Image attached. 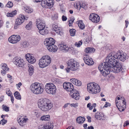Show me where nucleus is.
<instances>
[{
    "label": "nucleus",
    "instance_id": "obj_1",
    "mask_svg": "<svg viewBox=\"0 0 129 129\" xmlns=\"http://www.w3.org/2000/svg\"><path fill=\"white\" fill-rule=\"evenodd\" d=\"M115 52L113 51L110 53L106 58V62L100 64L98 69L103 75L106 76L110 73L109 68L112 67L118 62L116 60Z\"/></svg>",
    "mask_w": 129,
    "mask_h": 129
},
{
    "label": "nucleus",
    "instance_id": "obj_2",
    "mask_svg": "<svg viewBox=\"0 0 129 129\" xmlns=\"http://www.w3.org/2000/svg\"><path fill=\"white\" fill-rule=\"evenodd\" d=\"M38 105L39 108L44 111H48L52 107L53 105L50 100L46 98H42L38 100Z\"/></svg>",
    "mask_w": 129,
    "mask_h": 129
},
{
    "label": "nucleus",
    "instance_id": "obj_3",
    "mask_svg": "<svg viewBox=\"0 0 129 129\" xmlns=\"http://www.w3.org/2000/svg\"><path fill=\"white\" fill-rule=\"evenodd\" d=\"M68 67L66 69L67 73L69 72L70 70L75 71L77 70L79 68V65L77 62L74 59L68 60L67 62Z\"/></svg>",
    "mask_w": 129,
    "mask_h": 129
},
{
    "label": "nucleus",
    "instance_id": "obj_4",
    "mask_svg": "<svg viewBox=\"0 0 129 129\" xmlns=\"http://www.w3.org/2000/svg\"><path fill=\"white\" fill-rule=\"evenodd\" d=\"M30 89L34 94H41L44 91L43 87L39 83H35L31 84Z\"/></svg>",
    "mask_w": 129,
    "mask_h": 129
},
{
    "label": "nucleus",
    "instance_id": "obj_5",
    "mask_svg": "<svg viewBox=\"0 0 129 129\" xmlns=\"http://www.w3.org/2000/svg\"><path fill=\"white\" fill-rule=\"evenodd\" d=\"M87 89L88 92L92 94H96L100 91V88L97 83L91 82L87 85Z\"/></svg>",
    "mask_w": 129,
    "mask_h": 129
},
{
    "label": "nucleus",
    "instance_id": "obj_6",
    "mask_svg": "<svg viewBox=\"0 0 129 129\" xmlns=\"http://www.w3.org/2000/svg\"><path fill=\"white\" fill-rule=\"evenodd\" d=\"M45 89L46 92L48 94H55L56 91L55 86L53 84L50 83H47L45 86Z\"/></svg>",
    "mask_w": 129,
    "mask_h": 129
},
{
    "label": "nucleus",
    "instance_id": "obj_7",
    "mask_svg": "<svg viewBox=\"0 0 129 129\" xmlns=\"http://www.w3.org/2000/svg\"><path fill=\"white\" fill-rule=\"evenodd\" d=\"M121 103H119L117 102V99L116 100V104L118 110L120 111H124L126 107V102L125 100L123 97H121Z\"/></svg>",
    "mask_w": 129,
    "mask_h": 129
},
{
    "label": "nucleus",
    "instance_id": "obj_8",
    "mask_svg": "<svg viewBox=\"0 0 129 129\" xmlns=\"http://www.w3.org/2000/svg\"><path fill=\"white\" fill-rule=\"evenodd\" d=\"M109 69L110 71L112 70L114 72L118 73L122 70V64L118 62L114 64L113 66L109 68Z\"/></svg>",
    "mask_w": 129,
    "mask_h": 129
},
{
    "label": "nucleus",
    "instance_id": "obj_9",
    "mask_svg": "<svg viewBox=\"0 0 129 129\" xmlns=\"http://www.w3.org/2000/svg\"><path fill=\"white\" fill-rule=\"evenodd\" d=\"M13 61L15 64L19 67H23L25 64L23 60L20 57H14Z\"/></svg>",
    "mask_w": 129,
    "mask_h": 129
},
{
    "label": "nucleus",
    "instance_id": "obj_10",
    "mask_svg": "<svg viewBox=\"0 0 129 129\" xmlns=\"http://www.w3.org/2000/svg\"><path fill=\"white\" fill-rule=\"evenodd\" d=\"M63 88L67 91H70L71 94L72 93H73V91H74L73 86L71 83H64L63 84Z\"/></svg>",
    "mask_w": 129,
    "mask_h": 129
},
{
    "label": "nucleus",
    "instance_id": "obj_11",
    "mask_svg": "<svg viewBox=\"0 0 129 129\" xmlns=\"http://www.w3.org/2000/svg\"><path fill=\"white\" fill-rule=\"evenodd\" d=\"M116 58L120 60L124 61L126 59V55L120 51H118L115 53Z\"/></svg>",
    "mask_w": 129,
    "mask_h": 129
},
{
    "label": "nucleus",
    "instance_id": "obj_12",
    "mask_svg": "<svg viewBox=\"0 0 129 129\" xmlns=\"http://www.w3.org/2000/svg\"><path fill=\"white\" fill-rule=\"evenodd\" d=\"M44 45L48 49H50V47L55 43L54 40L52 38H46L44 42Z\"/></svg>",
    "mask_w": 129,
    "mask_h": 129
},
{
    "label": "nucleus",
    "instance_id": "obj_13",
    "mask_svg": "<svg viewBox=\"0 0 129 129\" xmlns=\"http://www.w3.org/2000/svg\"><path fill=\"white\" fill-rule=\"evenodd\" d=\"M20 36L18 35H13L10 37L8 39L9 42L13 44H15L20 40Z\"/></svg>",
    "mask_w": 129,
    "mask_h": 129
},
{
    "label": "nucleus",
    "instance_id": "obj_14",
    "mask_svg": "<svg viewBox=\"0 0 129 129\" xmlns=\"http://www.w3.org/2000/svg\"><path fill=\"white\" fill-rule=\"evenodd\" d=\"M53 29L57 34L61 36L63 35V30L61 27H58L56 23L52 24V25Z\"/></svg>",
    "mask_w": 129,
    "mask_h": 129
},
{
    "label": "nucleus",
    "instance_id": "obj_15",
    "mask_svg": "<svg viewBox=\"0 0 129 129\" xmlns=\"http://www.w3.org/2000/svg\"><path fill=\"white\" fill-rule=\"evenodd\" d=\"M36 25L39 29L45 27V24L44 21L42 19H37L36 21Z\"/></svg>",
    "mask_w": 129,
    "mask_h": 129
},
{
    "label": "nucleus",
    "instance_id": "obj_16",
    "mask_svg": "<svg viewBox=\"0 0 129 129\" xmlns=\"http://www.w3.org/2000/svg\"><path fill=\"white\" fill-rule=\"evenodd\" d=\"M54 4L53 0H45L42 2L41 5L43 7H45L47 6L51 8L53 6Z\"/></svg>",
    "mask_w": 129,
    "mask_h": 129
},
{
    "label": "nucleus",
    "instance_id": "obj_17",
    "mask_svg": "<svg viewBox=\"0 0 129 129\" xmlns=\"http://www.w3.org/2000/svg\"><path fill=\"white\" fill-rule=\"evenodd\" d=\"M89 19L93 22L97 23L99 21L100 17L98 15L92 13L90 15Z\"/></svg>",
    "mask_w": 129,
    "mask_h": 129
},
{
    "label": "nucleus",
    "instance_id": "obj_18",
    "mask_svg": "<svg viewBox=\"0 0 129 129\" xmlns=\"http://www.w3.org/2000/svg\"><path fill=\"white\" fill-rule=\"evenodd\" d=\"M83 59L85 63L88 65H91L94 64V62L92 59L87 55H84Z\"/></svg>",
    "mask_w": 129,
    "mask_h": 129
},
{
    "label": "nucleus",
    "instance_id": "obj_19",
    "mask_svg": "<svg viewBox=\"0 0 129 129\" xmlns=\"http://www.w3.org/2000/svg\"><path fill=\"white\" fill-rule=\"evenodd\" d=\"M53 126L50 123H48L44 125H40L38 126V129H53Z\"/></svg>",
    "mask_w": 129,
    "mask_h": 129
},
{
    "label": "nucleus",
    "instance_id": "obj_20",
    "mask_svg": "<svg viewBox=\"0 0 129 129\" xmlns=\"http://www.w3.org/2000/svg\"><path fill=\"white\" fill-rule=\"evenodd\" d=\"M25 58L29 62L33 63L36 61L35 58L30 54H27L25 55Z\"/></svg>",
    "mask_w": 129,
    "mask_h": 129
},
{
    "label": "nucleus",
    "instance_id": "obj_21",
    "mask_svg": "<svg viewBox=\"0 0 129 129\" xmlns=\"http://www.w3.org/2000/svg\"><path fill=\"white\" fill-rule=\"evenodd\" d=\"M19 118L18 120V121L19 124L21 126H23L25 124L27 121L28 119L27 118H25L23 116H19Z\"/></svg>",
    "mask_w": 129,
    "mask_h": 129
},
{
    "label": "nucleus",
    "instance_id": "obj_22",
    "mask_svg": "<svg viewBox=\"0 0 129 129\" xmlns=\"http://www.w3.org/2000/svg\"><path fill=\"white\" fill-rule=\"evenodd\" d=\"M58 48L60 51L63 52L67 51L69 50V47L65 45L60 44L58 45Z\"/></svg>",
    "mask_w": 129,
    "mask_h": 129
},
{
    "label": "nucleus",
    "instance_id": "obj_23",
    "mask_svg": "<svg viewBox=\"0 0 129 129\" xmlns=\"http://www.w3.org/2000/svg\"><path fill=\"white\" fill-rule=\"evenodd\" d=\"M25 19L24 16L21 15L18 18L16 19L15 22L19 25H21L24 21V20Z\"/></svg>",
    "mask_w": 129,
    "mask_h": 129
},
{
    "label": "nucleus",
    "instance_id": "obj_24",
    "mask_svg": "<svg viewBox=\"0 0 129 129\" xmlns=\"http://www.w3.org/2000/svg\"><path fill=\"white\" fill-rule=\"evenodd\" d=\"M44 57L43 56L39 60V65L40 67L44 68L47 66Z\"/></svg>",
    "mask_w": 129,
    "mask_h": 129
},
{
    "label": "nucleus",
    "instance_id": "obj_25",
    "mask_svg": "<svg viewBox=\"0 0 129 129\" xmlns=\"http://www.w3.org/2000/svg\"><path fill=\"white\" fill-rule=\"evenodd\" d=\"M2 70L1 71V73L2 75H5L6 71H8L9 68H8L6 64L3 63L2 64Z\"/></svg>",
    "mask_w": 129,
    "mask_h": 129
},
{
    "label": "nucleus",
    "instance_id": "obj_26",
    "mask_svg": "<svg viewBox=\"0 0 129 129\" xmlns=\"http://www.w3.org/2000/svg\"><path fill=\"white\" fill-rule=\"evenodd\" d=\"M73 91V94L71 95L70 94V95H71V97L72 98L75 99L76 100H78L80 98V96L78 91H76L75 89L74 90V91Z\"/></svg>",
    "mask_w": 129,
    "mask_h": 129
},
{
    "label": "nucleus",
    "instance_id": "obj_27",
    "mask_svg": "<svg viewBox=\"0 0 129 129\" xmlns=\"http://www.w3.org/2000/svg\"><path fill=\"white\" fill-rule=\"evenodd\" d=\"M45 61L46 62V63L47 64V66L49 65L51 61V58L49 56L46 55L43 56Z\"/></svg>",
    "mask_w": 129,
    "mask_h": 129
},
{
    "label": "nucleus",
    "instance_id": "obj_28",
    "mask_svg": "<svg viewBox=\"0 0 129 129\" xmlns=\"http://www.w3.org/2000/svg\"><path fill=\"white\" fill-rule=\"evenodd\" d=\"M39 32L41 35H44L47 34L48 31L47 29V27H45L41 28V29H39Z\"/></svg>",
    "mask_w": 129,
    "mask_h": 129
},
{
    "label": "nucleus",
    "instance_id": "obj_29",
    "mask_svg": "<svg viewBox=\"0 0 129 129\" xmlns=\"http://www.w3.org/2000/svg\"><path fill=\"white\" fill-rule=\"evenodd\" d=\"M76 120L77 123L81 124H82L85 120V119L84 117L79 116L77 118Z\"/></svg>",
    "mask_w": 129,
    "mask_h": 129
},
{
    "label": "nucleus",
    "instance_id": "obj_30",
    "mask_svg": "<svg viewBox=\"0 0 129 129\" xmlns=\"http://www.w3.org/2000/svg\"><path fill=\"white\" fill-rule=\"evenodd\" d=\"M50 116L49 115H44L40 118V120L42 121H49L50 120Z\"/></svg>",
    "mask_w": 129,
    "mask_h": 129
},
{
    "label": "nucleus",
    "instance_id": "obj_31",
    "mask_svg": "<svg viewBox=\"0 0 129 129\" xmlns=\"http://www.w3.org/2000/svg\"><path fill=\"white\" fill-rule=\"evenodd\" d=\"M78 26L81 29H83L85 28V25L82 20H79L77 22Z\"/></svg>",
    "mask_w": 129,
    "mask_h": 129
},
{
    "label": "nucleus",
    "instance_id": "obj_32",
    "mask_svg": "<svg viewBox=\"0 0 129 129\" xmlns=\"http://www.w3.org/2000/svg\"><path fill=\"white\" fill-rule=\"evenodd\" d=\"M103 116V114L102 113L98 112L95 113V118L99 120H101Z\"/></svg>",
    "mask_w": 129,
    "mask_h": 129
},
{
    "label": "nucleus",
    "instance_id": "obj_33",
    "mask_svg": "<svg viewBox=\"0 0 129 129\" xmlns=\"http://www.w3.org/2000/svg\"><path fill=\"white\" fill-rule=\"evenodd\" d=\"M50 49H48L50 51L52 52H56L57 49V46L53 44L52 45V46L50 47Z\"/></svg>",
    "mask_w": 129,
    "mask_h": 129
},
{
    "label": "nucleus",
    "instance_id": "obj_34",
    "mask_svg": "<svg viewBox=\"0 0 129 129\" xmlns=\"http://www.w3.org/2000/svg\"><path fill=\"white\" fill-rule=\"evenodd\" d=\"M95 51L94 49L93 48L88 47L86 48L85 51L87 53H89L93 52Z\"/></svg>",
    "mask_w": 129,
    "mask_h": 129
},
{
    "label": "nucleus",
    "instance_id": "obj_35",
    "mask_svg": "<svg viewBox=\"0 0 129 129\" xmlns=\"http://www.w3.org/2000/svg\"><path fill=\"white\" fill-rule=\"evenodd\" d=\"M29 69L28 72L30 75L31 76L34 72V68L33 66L31 65H29L28 66Z\"/></svg>",
    "mask_w": 129,
    "mask_h": 129
},
{
    "label": "nucleus",
    "instance_id": "obj_36",
    "mask_svg": "<svg viewBox=\"0 0 129 129\" xmlns=\"http://www.w3.org/2000/svg\"><path fill=\"white\" fill-rule=\"evenodd\" d=\"M24 10L26 12L28 13H31L33 11L32 9L28 7H24Z\"/></svg>",
    "mask_w": 129,
    "mask_h": 129
},
{
    "label": "nucleus",
    "instance_id": "obj_37",
    "mask_svg": "<svg viewBox=\"0 0 129 129\" xmlns=\"http://www.w3.org/2000/svg\"><path fill=\"white\" fill-rule=\"evenodd\" d=\"M14 95L16 99L19 100L21 99V96L18 91L15 92L14 93Z\"/></svg>",
    "mask_w": 129,
    "mask_h": 129
},
{
    "label": "nucleus",
    "instance_id": "obj_38",
    "mask_svg": "<svg viewBox=\"0 0 129 129\" xmlns=\"http://www.w3.org/2000/svg\"><path fill=\"white\" fill-rule=\"evenodd\" d=\"M16 13V10H15L12 11V12L8 13L7 14V17H12L14 16L15 15Z\"/></svg>",
    "mask_w": 129,
    "mask_h": 129
},
{
    "label": "nucleus",
    "instance_id": "obj_39",
    "mask_svg": "<svg viewBox=\"0 0 129 129\" xmlns=\"http://www.w3.org/2000/svg\"><path fill=\"white\" fill-rule=\"evenodd\" d=\"M75 7L79 10H80L81 8H85V6H84V7L82 6L81 5V4L79 3H77L75 6Z\"/></svg>",
    "mask_w": 129,
    "mask_h": 129
},
{
    "label": "nucleus",
    "instance_id": "obj_40",
    "mask_svg": "<svg viewBox=\"0 0 129 129\" xmlns=\"http://www.w3.org/2000/svg\"><path fill=\"white\" fill-rule=\"evenodd\" d=\"M70 32L71 36H74L76 33V30L74 29H72L70 30Z\"/></svg>",
    "mask_w": 129,
    "mask_h": 129
},
{
    "label": "nucleus",
    "instance_id": "obj_41",
    "mask_svg": "<svg viewBox=\"0 0 129 129\" xmlns=\"http://www.w3.org/2000/svg\"><path fill=\"white\" fill-rule=\"evenodd\" d=\"M82 44V42L81 41H80L77 42H76L74 44L75 46L77 47H80Z\"/></svg>",
    "mask_w": 129,
    "mask_h": 129
},
{
    "label": "nucleus",
    "instance_id": "obj_42",
    "mask_svg": "<svg viewBox=\"0 0 129 129\" xmlns=\"http://www.w3.org/2000/svg\"><path fill=\"white\" fill-rule=\"evenodd\" d=\"M32 22L30 21L26 26V28L28 30L30 29L32 27Z\"/></svg>",
    "mask_w": 129,
    "mask_h": 129
},
{
    "label": "nucleus",
    "instance_id": "obj_43",
    "mask_svg": "<svg viewBox=\"0 0 129 129\" xmlns=\"http://www.w3.org/2000/svg\"><path fill=\"white\" fill-rule=\"evenodd\" d=\"M29 44L26 41H23L22 44V46L24 48H26L28 46Z\"/></svg>",
    "mask_w": 129,
    "mask_h": 129
},
{
    "label": "nucleus",
    "instance_id": "obj_44",
    "mask_svg": "<svg viewBox=\"0 0 129 129\" xmlns=\"http://www.w3.org/2000/svg\"><path fill=\"white\" fill-rule=\"evenodd\" d=\"M3 109L4 110L8 112L9 111V108L6 106L3 105L2 106Z\"/></svg>",
    "mask_w": 129,
    "mask_h": 129
},
{
    "label": "nucleus",
    "instance_id": "obj_45",
    "mask_svg": "<svg viewBox=\"0 0 129 129\" xmlns=\"http://www.w3.org/2000/svg\"><path fill=\"white\" fill-rule=\"evenodd\" d=\"M6 6L8 8H11L13 6V3L11 2H9L6 4Z\"/></svg>",
    "mask_w": 129,
    "mask_h": 129
},
{
    "label": "nucleus",
    "instance_id": "obj_46",
    "mask_svg": "<svg viewBox=\"0 0 129 129\" xmlns=\"http://www.w3.org/2000/svg\"><path fill=\"white\" fill-rule=\"evenodd\" d=\"M6 93L8 94V95L10 96L12 95V93L10 91V89H6Z\"/></svg>",
    "mask_w": 129,
    "mask_h": 129
},
{
    "label": "nucleus",
    "instance_id": "obj_47",
    "mask_svg": "<svg viewBox=\"0 0 129 129\" xmlns=\"http://www.w3.org/2000/svg\"><path fill=\"white\" fill-rule=\"evenodd\" d=\"M7 122V120L3 119L0 121V124H2L3 125H4L6 124Z\"/></svg>",
    "mask_w": 129,
    "mask_h": 129
},
{
    "label": "nucleus",
    "instance_id": "obj_48",
    "mask_svg": "<svg viewBox=\"0 0 129 129\" xmlns=\"http://www.w3.org/2000/svg\"><path fill=\"white\" fill-rule=\"evenodd\" d=\"M81 81L76 79L75 85L77 86H80L81 85Z\"/></svg>",
    "mask_w": 129,
    "mask_h": 129
},
{
    "label": "nucleus",
    "instance_id": "obj_49",
    "mask_svg": "<svg viewBox=\"0 0 129 129\" xmlns=\"http://www.w3.org/2000/svg\"><path fill=\"white\" fill-rule=\"evenodd\" d=\"M91 104L90 103L88 104L87 105V107L89 108L90 110H91L93 108L92 106L91 105Z\"/></svg>",
    "mask_w": 129,
    "mask_h": 129
},
{
    "label": "nucleus",
    "instance_id": "obj_50",
    "mask_svg": "<svg viewBox=\"0 0 129 129\" xmlns=\"http://www.w3.org/2000/svg\"><path fill=\"white\" fill-rule=\"evenodd\" d=\"M70 105L71 107H74V108L77 107L78 106V103H72L70 104Z\"/></svg>",
    "mask_w": 129,
    "mask_h": 129
},
{
    "label": "nucleus",
    "instance_id": "obj_51",
    "mask_svg": "<svg viewBox=\"0 0 129 129\" xmlns=\"http://www.w3.org/2000/svg\"><path fill=\"white\" fill-rule=\"evenodd\" d=\"M34 115L37 118H39L41 116L40 113L38 112H34Z\"/></svg>",
    "mask_w": 129,
    "mask_h": 129
},
{
    "label": "nucleus",
    "instance_id": "obj_52",
    "mask_svg": "<svg viewBox=\"0 0 129 129\" xmlns=\"http://www.w3.org/2000/svg\"><path fill=\"white\" fill-rule=\"evenodd\" d=\"M111 105V104L110 103H109L108 102H106V104L104 105V107H107L108 106H110Z\"/></svg>",
    "mask_w": 129,
    "mask_h": 129
},
{
    "label": "nucleus",
    "instance_id": "obj_53",
    "mask_svg": "<svg viewBox=\"0 0 129 129\" xmlns=\"http://www.w3.org/2000/svg\"><path fill=\"white\" fill-rule=\"evenodd\" d=\"M76 79L75 78H72L70 79V81L73 84H75Z\"/></svg>",
    "mask_w": 129,
    "mask_h": 129
},
{
    "label": "nucleus",
    "instance_id": "obj_54",
    "mask_svg": "<svg viewBox=\"0 0 129 129\" xmlns=\"http://www.w3.org/2000/svg\"><path fill=\"white\" fill-rule=\"evenodd\" d=\"M22 85V83L20 82L18 84L16 85V86L17 88H19L20 87V86Z\"/></svg>",
    "mask_w": 129,
    "mask_h": 129
},
{
    "label": "nucleus",
    "instance_id": "obj_55",
    "mask_svg": "<svg viewBox=\"0 0 129 129\" xmlns=\"http://www.w3.org/2000/svg\"><path fill=\"white\" fill-rule=\"evenodd\" d=\"M19 24H17L15 22V23L14 24V28L15 29H17L18 27V26L19 25Z\"/></svg>",
    "mask_w": 129,
    "mask_h": 129
},
{
    "label": "nucleus",
    "instance_id": "obj_56",
    "mask_svg": "<svg viewBox=\"0 0 129 129\" xmlns=\"http://www.w3.org/2000/svg\"><path fill=\"white\" fill-rule=\"evenodd\" d=\"M129 124V121H126L125 122L124 124L123 125V126H126Z\"/></svg>",
    "mask_w": 129,
    "mask_h": 129
},
{
    "label": "nucleus",
    "instance_id": "obj_57",
    "mask_svg": "<svg viewBox=\"0 0 129 129\" xmlns=\"http://www.w3.org/2000/svg\"><path fill=\"white\" fill-rule=\"evenodd\" d=\"M62 20L63 21L66 20L67 19V17L64 15H63L62 16Z\"/></svg>",
    "mask_w": 129,
    "mask_h": 129
},
{
    "label": "nucleus",
    "instance_id": "obj_58",
    "mask_svg": "<svg viewBox=\"0 0 129 129\" xmlns=\"http://www.w3.org/2000/svg\"><path fill=\"white\" fill-rule=\"evenodd\" d=\"M74 20H70L69 21V25L70 26H71Z\"/></svg>",
    "mask_w": 129,
    "mask_h": 129
},
{
    "label": "nucleus",
    "instance_id": "obj_59",
    "mask_svg": "<svg viewBox=\"0 0 129 129\" xmlns=\"http://www.w3.org/2000/svg\"><path fill=\"white\" fill-rule=\"evenodd\" d=\"M87 118L88 119V121L90 122H91V117L90 116H88L87 117Z\"/></svg>",
    "mask_w": 129,
    "mask_h": 129
},
{
    "label": "nucleus",
    "instance_id": "obj_60",
    "mask_svg": "<svg viewBox=\"0 0 129 129\" xmlns=\"http://www.w3.org/2000/svg\"><path fill=\"white\" fill-rule=\"evenodd\" d=\"M10 96H11V102H12V103H13L14 101V98L12 95Z\"/></svg>",
    "mask_w": 129,
    "mask_h": 129
},
{
    "label": "nucleus",
    "instance_id": "obj_61",
    "mask_svg": "<svg viewBox=\"0 0 129 129\" xmlns=\"http://www.w3.org/2000/svg\"><path fill=\"white\" fill-rule=\"evenodd\" d=\"M9 21H7L6 23V27L7 28H8L9 27Z\"/></svg>",
    "mask_w": 129,
    "mask_h": 129
},
{
    "label": "nucleus",
    "instance_id": "obj_62",
    "mask_svg": "<svg viewBox=\"0 0 129 129\" xmlns=\"http://www.w3.org/2000/svg\"><path fill=\"white\" fill-rule=\"evenodd\" d=\"M70 104L69 103H67V104H65L63 106V108H66V107H68V105H70Z\"/></svg>",
    "mask_w": 129,
    "mask_h": 129
},
{
    "label": "nucleus",
    "instance_id": "obj_63",
    "mask_svg": "<svg viewBox=\"0 0 129 129\" xmlns=\"http://www.w3.org/2000/svg\"><path fill=\"white\" fill-rule=\"evenodd\" d=\"M67 129H75L72 126H69Z\"/></svg>",
    "mask_w": 129,
    "mask_h": 129
},
{
    "label": "nucleus",
    "instance_id": "obj_64",
    "mask_svg": "<svg viewBox=\"0 0 129 129\" xmlns=\"http://www.w3.org/2000/svg\"><path fill=\"white\" fill-rule=\"evenodd\" d=\"M88 129H94L93 127L92 126H88Z\"/></svg>",
    "mask_w": 129,
    "mask_h": 129
}]
</instances>
